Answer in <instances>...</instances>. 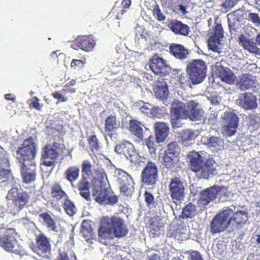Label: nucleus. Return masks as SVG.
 <instances>
[{
	"instance_id": "9",
	"label": "nucleus",
	"mask_w": 260,
	"mask_h": 260,
	"mask_svg": "<svg viewBox=\"0 0 260 260\" xmlns=\"http://www.w3.org/2000/svg\"><path fill=\"white\" fill-rule=\"evenodd\" d=\"M16 235V232L14 229H7L4 235L0 236V246L6 251L20 254V250L19 249Z\"/></svg>"
},
{
	"instance_id": "12",
	"label": "nucleus",
	"mask_w": 260,
	"mask_h": 260,
	"mask_svg": "<svg viewBox=\"0 0 260 260\" xmlns=\"http://www.w3.org/2000/svg\"><path fill=\"white\" fill-rule=\"evenodd\" d=\"M36 241L37 246L33 247L32 250L39 256L49 258L51 249L50 239L42 233L36 236Z\"/></svg>"
},
{
	"instance_id": "50",
	"label": "nucleus",
	"mask_w": 260,
	"mask_h": 260,
	"mask_svg": "<svg viewBox=\"0 0 260 260\" xmlns=\"http://www.w3.org/2000/svg\"><path fill=\"white\" fill-rule=\"evenodd\" d=\"M76 80L72 79L70 82L66 83L62 88V91L65 93H74L76 92V89L73 86L76 84Z\"/></svg>"
},
{
	"instance_id": "2",
	"label": "nucleus",
	"mask_w": 260,
	"mask_h": 260,
	"mask_svg": "<svg viewBox=\"0 0 260 260\" xmlns=\"http://www.w3.org/2000/svg\"><path fill=\"white\" fill-rule=\"evenodd\" d=\"M128 231L123 219L113 216L111 217H105L102 219L98 234L102 239L110 240L114 237L121 238L125 237Z\"/></svg>"
},
{
	"instance_id": "18",
	"label": "nucleus",
	"mask_w": 260,
	"mask_h": 260,
	"mask_svg": "<svg viewBox=\"0 0 260 260\" xmlns=\"http://www.w3.org/2000/svg\"><path fill=\"white\" fill-rule=\"evenodd\" d=\"M248 213L245 211H239L234 213L232 210V213L229 216V222L231 228H236L239 229L242 228L248 220Z\"/></svg>"
},
{
	"instance_id": "19",
	"label": "nucleus",
	"mask_w": 260,
	"mask_h": 260,
	"mask_svg": "<svg viewBox=\"0 0 260 260\" xmlns=\"http://www.w3.org/2000/svg\"><path fill=\"white\" fill-rule=\"evenodd\" d=\"M237 102L245 110H253L257 107L256 97L250 92L240 94Z\"/></svg>"
},
{
	"instance_id": "8",
	"label": "nucleus",
	"mask_w": 260,
	"mask_h": 260,
	"mask_svg": "<svg viewBox=\"0 0 260 260\" xmlns=\"http://www.w3.org/2000/svg\"><path fill=\"white\" fill-rule=\"evenodd\" d=\"M227 188L223 185H214L201 191L200 197L198 204L201 207H205L210 202L214 200L217 194L228 196Z\"/></svg>"
},
{
	"instance_id": "36",
	"label": "nucleus",
	"mask_w": 260,
	"mask_h": 260,
	"mask_svg": "<svg viewBox=\"0 0 260 260\" xmlns=\"http://www.w3.org/2000/svg\"><path fill=\"white\" fill-rule=\"evenodd\" d=\"M197 104L193 101L189 103V107L191 108L188 110V118L192 121L200 120L202 117V112L201 110L196 108Z\"/></svg>"
},
{
	"instance_id": "45",
	"label": "nucleus",
	"mask_w": 260,
	"mask_h": 260,
	"mask_svg": "<svg viewBox=\"0 0 260 260\" xmlns=\"http://www.w3.org/2000/svg\"><path fill=\"white\" fill-rule=\"evenodd\" d=\"M223 141L220 138L212 136L209 138L207 144L210 147L219 149Z\"/></svg>"
},
{
	"instance_id": "35",
	"label": "nucleus",
	"mask_w": 260,
	"mask_h": 260,
	"mask_svg": "<svg viewBox=\"0 0 260 260\" xmlns=\"http://www.w3.org/2000/svg\"><path fill=\"white\" fill-rule=\"evenodd\" d=\"M248 127L252 131L260 127V117L257 114L251 113L246 118Z\"/></svg>"
},
{
	"instance_id": "60",
	"label": "nucleus",
	"mask_w": 260,
	"mask_h": 260,
	"mask_svg": "<svg viewBox=\"0 0 260 260\" xmlns=\"http://www.w3.org/2000/svg\"><path fill=\"white\" fill-rule=\"evenodd\" d=\"M239 0H225V2L221 5L222 8L229 11L235 5L237 4Z\"/></svg>"
},
{
	"instance_id": "54",
	"label": "nucleus",
	"mask_w": 260,
	"mask_h": 260,
	"mask_svg": "<svg viewBox=\"0 0 260 260\" xmlns=\"http://www.w3.org/2000/svg\"><path fill=\"white\" fill-rule=\"evenodd\" d=\"M113 176L117 179H132V177L127 172L119 169H116L114 171Z\"/></svg>"
},
{
	"instance_id": "15",
	"label": "nucleus",
	"mask_w": 260,
	"mask_h": 260,
	"mask_svg": "<svg viewBox=\"0 0 260 260\" xmlns=\"http://www.w3.org/2000/svg\"><path fill=\"white\" fill-rule=\"evenodd\" d=\"M222 118L224 121L223 128L226 135H234L239 124L238 116L234 111H226L224 113Z\"/></svg>"
},
{
	"instance_id": "34",
	"label": "nucleus",
	"mask_w": 260,
	"mask_h": 260,
	"mask_svg": "<svg viewBox=\"0 0 260 260\" xmlns=\"http://www.w3.org/2000/svg\"><path fill=\"white\" fill-rule=\"evenodd\" d=\"M153 91L156 98L161 100H166L169 93L168 85L165 82L161 83L160 85L157 84Z\"/></svg>"
},
{
	"instance_id": "7",
	"label": "nucleus",
	"mask_w": 260,
	"mask_h": 260,
	"mask_svg": "<svg viewBox=\"0 0 260 260\" xmlns=\"http://www.w3.org/2000/svg\"><path fill=\"white\" fill-rule=\"evenodd\" d=\"M170 114L172 127H179L180 126V121L187 118L188 110L184 103L179 101H175L171 103Z\"/></svg>"
},
{
	"instance_id": "1",
	"label": "nucleus",
	"mask_w": 260,
	"mask_h": 260,
	"mask_svg": "<svg viewBox=\"0 0 260 260\" xmlns=\"http://www.w3.org/2000/svg\"><path fill=\"white\" fill-rule=\"evenodd\" d=\"M36 152V145L31 137L25 139L21 146L17 148V158L21 164V174L23 179L35 178L36 167L34 159Z\"/></svg>"
},
{
	"instance_id": "23",
	"label": "nucleus",
	"mask_w": 260,
	"mask_h": 260,
	"mask_svg": "<svg viewBox=\"0 0 260 260\" xmlns=\"http://www.w3.org/2000/svg\"><path fill=\"white\" fill-rule=\"evenodd\" d=\"M243 16V11L240 9L227 15L228 27L231 32L236 31L238 28L237 23L242 21Z\"/></svg>"
},
{
	"instance_id": "46",
	"label": "nucleus",
	"mask_w": 260,
	"mask_h": 260,
	"mask_svg": "<svg viewBox=\"0 0 260 260\" xmlns=\"http://www.w3.org/2000/svg\"><path fill=\"white\" fill-rule=\"evenodd\" d=\"M64 206V209L69 215L72 216L76 212V208L74 204L68 199L66 200Z\"/></svg>"
},
{
	"instance_id": "3",
	"label": "nucleus",
	"mask_w": 260,
	"mask_h": 260,
	"mask_svg": "<svg viewBox=\"0 0 260 260\" xmlns=\"http://www.w3.org/2000/svg\"><path fill=\"white\" fill-rule=\"evenodd\" d=\"M188 158L190 169L197 173L199 179H209L217 174L214 166L215 162L212 158H209L205 161L199 152L192 151L188 154Z\"/></svg>"
},
{
	"instance_id": "57",
	"label": "nucleus",
	"mask_w": 260,
	"mask_h": 260,
	"mask_svg": "<svg viewBox=\"0 0 260 260\" xmlns=\"http://www.w3.org/2000/svg\"><path fill=\"white\" fill-rule=\"evenodd\" d=\"M2 162H0V177L4 179H13V176L11 171L2 167Z\"/></svg>"
},
{
	"instance_id": "33",
	"label": "nucleus",
	"mask_w": 260,
	"mask_h": 260,
	"mask_svg": "<svg viewBox=\"0 0 260 260\" xmlns=\"http://www.w3.org/2000/svg\"><path fill=\"white\" fill-rule=\"evenodd\" d=\"M197 214V207L192 203L189 202L182 208V212L179 217L183 219L192 218Z\"/></svg>"
},
{
	"instance_id": "25",
	"label": "nucleus",
	"mask_w": 260,
	"mask_h": 260,
	"mask_svg": "<svg viewBox=\"0 0 260 260\" xmlns=\"http://www.w3.org/2000/svg\"><path fill=\"white\" fill-rule=\"evenodd\" d=\"M155 138L157 143L164 142L167 138L169 127L167 124L163 122H157L154 124Z\"/></svg>"
},
{
	"instance_id": "26",
	"label": "nucleus",
	"mask_w": 260,
	"mask_h": 260,
	"mask_svg": "<svg viewBox=\"0 0 260 260\" xmlns=\"http://www.w3.org/2000/svg\"><path fill=\"white\" fill-rule=\"evenodd\" d=\"M170 52L176 58L184 59L187 57L189 54L188 49L180 44L172 43L169 46Z\"/></svg>"
},
{
	"instance_id": "53",
	"label": "nucleus",
	"mask_w": 260,
	"mask_h": 260,
	"mask_svg": "<svg viewBox=\"0 0 260 260\" xmlns=\"http://www.w3.org/2000/svg\"><path fill=\"white\" fill-rule=\"evenodd\" d=\"M145 143L147 146L150 153H154L155 152V147L154 145V138L153 136L150 135L145 140Z\"/></svg>"
},
{
	"instance_id": "39",
	"label": "nucleus",
	"mask_w": 260,
	"mask_h": 260,
	"mask_svg": "<svg viewBox=\"0 0 260 260\" xmlns=\"http://www.w3.org/2000/svg\"><path fill=\"white\" fill-rule=\"evenodd\" d=\"M78 189L80 191V194L87 201L90 200V185L88 181L85 180H81L78 183Z\"/></svg>"
},
{
	"instance_id": "30",
	"label": "nucleus",
	"mask_w": 260,
	"mask_h": 260,
	"mask_svg": "<svg viewBox=\"0 0 260 260\" xmlns=\"http://www.w3.org/2000/svg\"><path fill=\"white\" fill-rule=\"evenodd\" d=\"M39 216L43 220V225L49 231L55 233L59 232L58 228L54 219L47 212H44L40 214Z\"/></svg>"
},
{
	"instance_id": "42",
	"label": "nucleus",
	"mask_w": 260,
	"mask_h": 260,
	"mask_svg": "<svg viewBox=\"0 0 260 260\" xmlns=\"http://www.w3.org/2000/svg\"><path fill=\"white\" fill-rule=\"evenodd\" d=\"M51 196L53 198L59 200L63 197L67 196L65 192L62 189L60 185L58 184L53 185L51 188Z\"/></svg>"
},
{
	"instance_id": "49",
	"label": "nucleus",
	"mask_w": 260,
	"mask_h": 260,
	"mask_svg": "<svg viewBox=\"0 0 260 260\" xmlns=\"http://www.w3.org/2000/svg\"><path fill=\"white\" fill-rule=\"evenodd\" d=\"M178 156L180 153V148L176 142H171L169 143L165 151H168Z\"/></svg>"
},
{
	"instance_id": "13",
	"label": "nucleus",
	"mask_w": 260,
	"mask_h": 260,
	"mask_svg": "<svg viewBox=\"0 0 260 260\" xmlns=\"http://www.w3.org/2000/svg\"><path fill=\"white\" fill-rule=\"evenodd\" d=\"M149 67L151 70L156 75L166 76L169 75L171 68L162 58L154 55L149 61Z\"/></svg>"
},
{
	"instance_id": "38",
	"label": "nucleus",
	"mask_w": 260,
	"mask_h": 260,
	"mask_svg": "<svg viewBox=\"0 0 260 260\" xmlns=\"http://www.w3.org/2000/svg\"><path fill=\"white\" fill-rule=\"evenodd\" d=\"M178 156L168 151H165L163 157V165L168 169L172 168L177 161Z\"/></svg>"
},
{
	"instance_id": "58",
	"label": "nucleus",
	"mask_w": 260,
	"mask_h": 260,
	"mask_svg": "<svg viewBox=\"0 0 260 260\" xmlns=\"http://www.w3.org/2000/svg\"><path fill=\"white\" fill-rule=\"evenodd\" d=\"M152 105L149 103H144L140 108V112L147 116H151L152 109Z\"/></svg>"
},
{
	"instance_id": "48",
	"label": "nucleus",
	"mask_w": 260,
	"mask_h": 260,
	"mask_svg": "<svg viewBox=\"0 0 260 260\" xmlns=\"http://www.w3.org/2000/svg\"><path fill=\"white\" fill-rule=\"evenodd\" d=\"M153 16L159 21H163L166 19V16L163 14L159 8V5L156 4L153 7Z\"/></svg>"
},
{
	"instance_id": "16",
	"label": "nucleus",
	"mask_w": 260,
	"mask_h": 260,
	"mask_svg": "<svg viewBox=\"0 0 260 260\" xmlns=\"http://www.w3.org/2000/svg\"><path fill=\"white\" fill-rule=\"evenodd\" d=\"M115 151L118 154H123L132 162L136 163L138 160V154L133 144L127 141L117 145L115 147Z\"/></svg>"
},
{
	"instance_id": "22",
	"label": "nucleus",
	"mask_w": 260,
	"mask_h": 260,
	"mask_svg": "<svg viewBox=\"0 0 260 260\" xmlns=\"http://www.w3.org/2000/svg\"><path fill=\"white\" fill-rule=\"evenodd\" d=\"M239 45L244 50L256 55H260V49L257 47L256 43L251 39H247L243 34L238 38Z\"/></svg>"
},
{
	"instance_id": "21",
	"label": "nucleus",
	"mask_w": 260,
	"mask_h": 260,
	"mask_svg": "<svg viewBox=\"0 0 260 260\" xmlns=\"http://www.w3.org/2000/svg\"><path fill=\"white\" fill-rule=\"evenodd\" d=\"M75 43L80 49L86 52L91 51L96 44L95 38L92 35L78 36Z\"/></svg>"
},
{
	"instance_id": "37",
	"label": "nucleus",
	"mask_w": 260,
	"mask_h": 260,
	"mask_svg": "<svg viewBox=\"0 0 260 260\" xmlns=\"http://www.w3.org/2000/svg\"><path fill=\"white\" fill-rule=\"evenodd\" d=\"M45 133L48 137H51L54 141L63 142L61 131L51 125H47L45 127Z\"/></svg>"
},
{
	"instance_id": "63",
	"label": "nucleus",
	"mask_w": 260,
	"mask_h": 260,
	"mask_svg": "<svg viewBox=\"0 0 260 260\" xmlns=\"http://www.w3.org/2000/svg\"><path fill=\"white\" fill-rule=\"evenodd\" d=\"M51 95L54 99L58 100L61 102H66L68 100L67 98L64 97L58 91H54L52 93Z\"/></svg>"
},
{
	"instance_id": "20",
	"label": "nucleus",
	"mask_w": 260,
	"mask_h": 260,
	"mask_svg": "<svg viewBox=\"0 0 260 260\" xmlns=\"http://www.w3.org/2000/svg\"><path fill=\"white\" fill-rule=\"evenodd\" d=\"M167 26L176 35L188 36L190 32V27L188 25L177 19L170 20Z\"/></svg>"
},
{
	"instance_id": "17",
	"label": "nucleus",
	"mask_w": 260,
	"mask_h": 260,
	"mask_svg": "<svg viewBox=\"0 0 260 260\" xmlns=\"http://www.w3.org/2000/svg\"><path fill=\"white\" fill-rule=\"evenodd\" d=\"M214 72L222 82L232 84L235 81L236 76L233 71L228 67H224L219 63L217 62L215 64Z\"/></svg>"
},
{
	"instance_id": "6",
	"label": "nucleus",
	"mask_w": 260,
	"mask_h": 260,
	"mask_svg": "<svg viewBox=\"0 0 260 260\" xmlns=\"http://www.w3.org/2000/svg\"><path fill=\"white\" fill-rule=\"evenodd\" d=\"M207 66L202 59H194L187 64L186 72L193 85L202 82L206 77Z\"/></svg>"
},
{
	"instance_id": "24",
	"label": "nucleus",
	"mask_w": 260,
	"mask_h": 260,
	"mask_svg": "<svg viewBox=\"0 0 260 260\" xmlns=\"http://www.w3.org/2000/svg\"><path fill=\"white\" fill-rule=\"evenodd\" d=\"M169 187L172 198L183 199L185 188L183 182L180 180H171Z\"/></svg>"
},
{
	"instance_id": "31",
	"label": "nucleus",
	"mask_w": 260,
	"mask_h": 260,
	"mask_svg": "<svg viewBox=\"0 0 260 260\" xmlns=\"http://www.w3.org/2000/svg\"><path fill=\"white\" fill-rule=\"evenodd\" d=\"M90 223V221L86 220H83L80 229L81 234L88 243H91V240L94 236V233Z\"/></svg>"
},
{
	"instance_id": "55",
	"label": "nucleus",
	"mask_w": 260,
	"mask_h": 260,
	"mask_svg": "<svg viewBox=\"0 0 260 260\" xmlns=\"http://www.w3.org/2000/svg\"><path fill=\"white\" fill-rule=\"evenodd\" d=\"M248 20L252 22L255 26H260V17L255 13H249L248 15Z\"/></svg>"
},
{
	"instance_id": "44",
	"label": "nucleus",
	"mask_w": 260,
	"mask_h": 260,
	"mask_svg": "<svg viewBox=\"0 0 260 260\" xmlns=\"http://www.w3.org/2000/svg\"><path fill=\"white\" fill-rule=\"evenodd\" d=\"M80 172L79 168L76 166L69 167L65 172L67 179H77Z\"/></svg>"
},
{
	"instance_id": "41",
	"label": "nucleus",
	"mask_w": 260,
	"mask_h": 260,
	"mask_svg": "<svg viewBox=\"0 0 260 260\" xmlns=\"http://www.w3.org/2000/svg\"><path fill=\"white\" fill-rule=\"evenodd\" d=\"M134 184L133 180H131V182L124 183L120 187L121 192H122L125 196L131 197L134 191Z\"/></svg>"
},
{
	"instance_id": "40",
	"label": "nucleus",
	"mask_w": 260,
	"mask_h": 260,
	"mask_svg": "<svg viewBox=\"0 0 260 260\" xmlns=\"http://www.w3.org/2000/svg\"><path fill=\"white\" fill-rule=\"evenodd\" d=\"M92 166L88 160H84L81 165L82 179H90L93 177Z\"/></svg>"
},
{
	"instance_id": "29",
	"label": "nucleus",
	"mask_w": 260,
	"mask_h": 260,
	"mask_svg": "<svg viewBox=\"0 0 260 260\" xmlns=\"http://www.w3.org/2000/svg\"><path fill=\"white\" fill-rule=\"evenodd\" d=\"M120 122L117 120L115 115H110L106 119L105 122V131L109 135L120 127Z\"/></svg>"
},
{
	"instance_id": "62",
	"label": "nucleus",
	"mask_w": 260,
	"mask_h": 260,
	"mask_svg": "<svg viewBox=\"0 0 260 260\" xmlns=\"http://www.w3.org/2000/svg\"><path fill=\"white\" fill-rule=\"evenodd\" d=\"M145 201L147 205L149 206L154 203V197L150 192L146 191L144 193Z\"/></svg>"
},
{
	"instance_id": "61",
	"label": "nucleus",
	"mask_w": 260,
	"mask_h": 260,
	"mask_svg": "<svg viewBox=\"0 0 260 260\" xmlns=\"http://www.w3.org/2000/svg\"><path fill=\"white\" fill-rule=\"evenodd\" d=\"M173 202L171 204V208H172V210L173 211H174V210H177L180 209L181 208V201H182L183 199H173ZM174 212V215H175V212Z\"/></svg>"
},
{
	"instance_id": "14",
	"label": "nucleus",
	"mask_w": 260,
	"mask_h": 260,
	"mask_svg": "<svg viewBox=\"0 0 260 260\" xmlns=\"http://www.w3.org/2000/svg\"><path fill=\"white\" fill-rule=\"evenodd\" d=\"M223 34L224 30L221 25L219 23H215L208 40L209 49L214 52H219V45L220 44V41L223 37Z\"/></svg>"
},
{
	"instance_id": "32",
	"label": "nucleus",
	"mask_w": 260,
	"mask_h": 260,
	"mask_svg": "<svg viewBox=\"0 0 260 260\" xmlns=\"http://www.w3.org/2000/svg\"><path fill=\"white\" fill-rule=\"evenodd\" d=\"M142 124L136 119H131L129 121V131L136 137L142 139L143 137Z\"/></svg>"
},
{
	"instance_id": "27",
	"label": "nucleus",
	"mask_w": 260,
	"mask_h": 260,
	"mask_svg": "<svg viewBox=\"0 0 260 260\" xmlns=\"http://www.w3.org/2000/svg\"><path fill=\"white\" fill-rule=\"evenodd\" d=\"M255 84L253 76L249 74H243L239 77L237 85L241 90H246L252 87Z\"/></svg>"
},
{
	"instance_id": "47",
	"label": "nucleus",
	"mask_w": 260,
	"mask_h": 260,
	"mask_svg": "<svg viewBox=\"0 0 260 260\" xmlns=\"http://www.w3.org/2000/svg\"><path fill=\"white\" fill-rule=\"evenodd\" d=\"M166 114H167V109L166 108L164 107L159 108L158 107L153 106L151 114V115L153 117L161 118L165 116Z\"/></svg>"
},
{
	"instance_id": "5",
	"label": "nucleus",
	"mask_w": 260,
	"mask_h": 260,
	"mask_svg": "<svg viewBox=\"0 0 260 260\" xmlns=\"http://www.w3.org/2000/svg\"><path fill=\"white\" fill-rule=\"evenodd\" d=\"M232 213V209L229 207H225L223 210L216 214L212 219L210 224V231L212 235L220 233L224 230L228 233L234 232L233 228H231L229 222V216Z\"/></svg>"
},
{
	"instance_id": "64",
	"label": "nucleus",
	"mask_w": 260,
	"mask_h": 260,
	"mask_svg": "<svg viewBox=\"0 0 260 260\" xmlns=\"http://www.w3.org/2000/svg\"><path fill=\"white\" fill-rule=\"evenodd\" d=\"M189 260H204L201 254L197 251H192L189 255Z\"/></svg>"
},
{
	"instance_id": "51",
	"label": "nucleus",
	"mask_w": 260,
	"mask_h": 260,
	"mask_svg": "<svg viewBox=\"0 0 260 260\" xmlns=\"http://www.w3.org/2000/svg\"><path fill=\"white\" fill-rule=\"evenodd\" d=\"M197 136L194 134V132L190 130H186L184 131L182 134L181 138L183 142L189 141L194 140Z\"/></svg>"
},
{
	"instance_id": "4",
	"label": "nucleus",
	"mask_w": 260,
	"mask_h": 260,
	"mask_svg": "<svg viewBox=\"0 0 260 260\" xmlns=\"http://www.w3.org/2000/svg\"><path fill=\"white\" fill-rule=\"evenodd\" d=\"M92 196L101 205H113L117 202V197L112 191L109 180H93Z\"/></svg>"
},
{
	"instance_id": "28",
	"label": "nucleus",
	"mask_w": 260,
	"mask_h": 260,
	"mask_svg": "<svg viewBox=\"0 0 260 260\" xmlns=\"http://www.w3.org/2000/svg\"><path fill=\"white\" fill-rule=\"evenodd\" d=\"M142 179H157L158 170L156 164L149 161L144 168L141 175Z\"/></svg>"
},
{
	"instance_id": "52",
	"label": "nucleus",
	"mask_w": 260,
	"mask_h": 260,
	"mask_svg": "<svg viewBox=\"0 0 260 260\" xmlns=\"http://www.w3.org/2000/svg\"><path fill=\"white\" fill-rule=\"evenodd\" d=\"M178 81L180 83V86L182 87L190 85L191 82L189 77H188L185 73H181L179 75Z\"/></svg>"
},
{
	"instance_id": "10",
	"label": "nucleus",
	"mask_w": 260,
	"mask_h": 260,
	"mask_svg": "<svg viewBox=\"0 0 260 260\" xmlns=\"http://www.w3.org/2000/svg\"><path fill=\"white\" fill-rule=\"evenodd\" d=\"M18 189L16 186L12 187L8 193L6 199L12 200L14 204V211L19 212L26 206L29 200V196L26 192H18Z\"/></svg>"
},
{
	"instance_id": "11",
	"label": "nucleus",
	"mask_w": 260,
	"mask_h": 260,
	"mask_svg": "<svg viewBox=\"0 0 260 260\" xmlns=\"http://www.w3.org/2000/svg\"><path fill=\"white\" fill-rule=\"evenodd\" d=\"M60 144L56 142L52 145H46L43 149L41 161L47 167L54 166L55 162L58 156Z\"/></svg>"
},
{
	"instance_id": "43",
	"label": "nucleus",
	"mask_w": 260,
	"mask_h": 260,
	"mask_svg": "<svg viewBox=\"0 0 260 260\" xmlns=\"http://www.w3.org/2000/svg\"><path fill=\"white\" fill-rule=\"evenodd\" d=\"M87 141L90 149L92 152H97L99 150L100 147V143L96 135H94L89 136Z\"/></svg>"
},
{
	"instance_id": "56",
	"label": "nucleus",
	"mask_w": 260,
	"mask_h": 260,
	"mask_svg": "<svg viewBox=\"0 0 260 260\" xmlns=\"http://www.w3.org/2000/svg\"><path fill=\"white\" fill-rule=\"evenodd\" d=\"M40 100L37 96L33 97L30 100L29 107L30 109L34 108L38 111H41L42 109V105L39 103Z\"/></svg>"
},
{
	"instance_id": "59",
	"label": "nucleus",
	"mask_w": 260,
	"mask_h": 260,
	"mask_svg": "<svg viewBox=\"0 0 260 260\" xmlns=\"http://www.w3.org/2000/svg\"><path fill=\"white\" fill-rule=\"evenodd\" d=\"M94 176H93L92 179H107V176L104 170L102 168H98L94 170Z\"/></svg>"
}]
</instances>
